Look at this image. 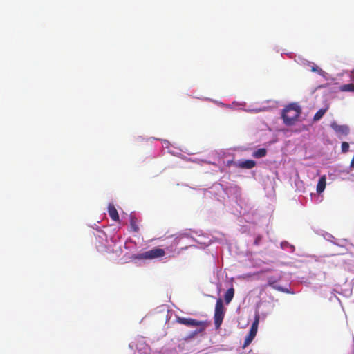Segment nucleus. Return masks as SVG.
I'll return each mask as SVG.
<instances>
[{"label":"nucleus","instance_id":"1","mask_svg":"<svg viewBox=\"0 0 354 354\" xmlns=\"http://www.w3.org/2000/svg\"><path fill=\"white\" fill-rule=\"evenodd\" d=\"M176 322L187 327L196 328V330L190 335V337L204 332L209 325L207 321H198L190 317H177Z\"/></svg>","mask_w":354,"mask_h":354},{"label":"nucleus","instance_id":"2","mask_svg":"<svg viewBox=\"0 0 354 354\" xmlns=\"http://www.w3.org/2000/svg\"><path fill=\"white\" fill-rule=\"evenodd\" d=\"M225 315V308L223 306V300L219 298L217 299L214 310V325L216 329H218L223 322Z\"/></svg>","mask_w":354,"mask_h":354},{"label":"nucleus","instance_id":"3","mask_svg":"<svg viewBox=\"0 0 354 354\" xmlns=\"http://www.w3.org/2000/svg\"><path fill=\"white\" fill-rule=\"evenodd\" d=\"M281 279L282 276L280 274L269 276L267 278V286L272 287L273 289L279 292L290 293V291L288 288H283L282 286L277 285V283L279 282L281 280Z\"/></svg>","mask_w":354,"mask_h":354},{"label":"nucleus","instance_id":"4","mask_svg":"<svg viewBox=\"0 0 354 354\" xmlns=\"http://www.w3.org/2000/svg\"><path fill=\"white\" fill-rule=\"evenodd\" d=\"M165 254L163 249L158 248H153L150 250L146 251L140 255L141 259H152L156 258L162 257Z\"/></svg>","mask_w":354,"mask_h":354},{"label":"nucleus","instance_id":"5","mask_svg":"<svg viewBox=\"0 0 354 354\" xmlns=\"http://www.w3.org/2000/svg\"><path fill=\"white\" fill-rule=\"evenodd\" d=\"M291 112H282L281 118L283 120L284 124L288 126H292L295 124L299 117L301 112L293 113L292 115H289Z\"/></svg>","mask_w":354,"mask_h":354},{"label":"nucleus","instance_id":"6","mask_svg":"<svg viewBox=\"0 0 354 354\" xmlns=\"http://www.w3.org/2000/svg\"><path fill=\"white\" fill-rule=\"evenodd\" d=\"M330 127L339 138L342 136H347L350 132V129L348 125H339L337 122H333L330 124Z\"/></svg>","mask_w":354,"mask_h":354},{"label":"nucleus","instance_id":"7","mask_svg":"<svg viewBox=\"0 0 354 354\" xmlns=\"http://www.w3.org/2000/svg\"><path fill=\"white\" fill-rule=\"evenodd\" d=\"M238 167L241 169H252L256 166V162L252 160H244L238 162Z\"/></svg>","mask_w":354,"mask_h":354},{"label":"nucleus","instance_id":"8","mask_svg":"<svg viewBox=\"0 0 354 354\" xmlns=\"http://www.w3.org/2000/svg\"><path fill=\"white\" fill-rule=\"evenodd\" d=\"M245 107H246V104L245 102H234L230 106H225L224 104H223L221 106V108L237 109L238 111H243V110L245 111Z\"/></svg>","mask_w":354,"mask_h":354},{"label":"nucleus","instance_id":"9","mask_svg":"<svg viewBox=\"0 0 354 354\" xmlns=\"http://www.w3.org/2000/svg\"><path fill=\"white\" fill-rule=\"evenodd\" d=\"M108 212L109 216L111 218L112 220H113L114 221H119V214L113 204L110 203L109 205Z\"/></svg>","mask_w":354,"mask_h":354},{"label":"nucleus","instance_id":"10","mask_svg":"<svg viewBox=\"0 0 354 354\" xmlns=\"http://www.w3.org/2000/svg\"><path fill=\"white\" fill-rule=\"evenodd\" d=\"M326 185V177L325 175L320 177L319 181L317 185L316 191L317 193L320 194L324 192Z\"/></svg>","mask_w":354,"mask_h":354},{"label":"nucleus","instance_id":"11","mask_svg":"<svg viewBox=\"0 0 354 354\" xmlns=\"http://www.w3.org/2000/svg\"><path fill=\"white\" fill-rule=\"evenodd\" d=\"M257 333V330L250 329V332L245 339L243 346V348H245L250 344V343L252 342V340L255 337Z\"/></svg>","mask_w":354,"mask_h":354},{"label":"nucleus","instance_id":"12","mask_svg":"<svg viewBox=\"0 0 354 354\" xmlns=\"http://www.w3.org/2000/svg\"><path fill=\"white\" fill-rule=\"evenodd\" d=\"M301 108L297 102L290 103L286 106H285L281 111H301Z\"/></svg>","mask_w":354,"mask_h":354},{"label":"nucleus","instance_id":"13","mask_svg":"<svg viewBox=\"0 0 354 354\" xmlns=\"http://www.w3.org/2000/svg\"><path fill=\"white\" fill-rule=\"evenodd\" d=\"M234 289L233 287H231L226 291L225 296H224L225 301L227 304H228L229 303L231 302V301L232 300V299L234 297Z\"/></svg>","mask_w":354,"mask_h":354},{"label":"nucleus","instance_id":"14","mask_svg":"<svg viewBox=\"0 0 354 354\" xmlns=\"http://www.w3.org/2000/svg\"><path fill=\"white\" fill-rule=\"evenodd\" d=\"M267 154V150L265 148H261L253 152L252 156L255 158L265 157Z\"/></svg>","mask_w":354,"mask_h":354},{"label":"nucleus","instance_id":"15","mask_svg":"<svg viewBox=\"0 0 354 354\" xmlns=\"http://www.w3.org/2000/svg\"><path fill=\"white\" fill-rule=\"evenodd\" d=\"M130 225L132 230L135 232H138L139 231V227L138 225V220L135 216H131L130 217Z\"/></svg>","mask_w":354,"mask_h":354},{"label":"nucleus","instance_id":"16","mask_svg":"<svg viewBox=\"0 0 354 354\" xmlns=\"http://www.w3.org/2000/svg\"><path fill=\"white\" fill-rule=\"evenodd\" d=\"M341 91H352L354 92V84L351 83L348 84H344L341 86Z\"/></svg>","mask_w":354,"mask_h":354},{"label":"nucleus","instance_id":"17","mask_svg":"<svg viewBox=\"0 0 354 354\" xmlns=\"http://www.w3.org/2000/svg\"><path fill=\"white\" fill-rule=\"evenodd\" d=\"M342 151L343 153H346L347 151H348V149H349V144L347 142H343L342 143Z\"/></svg>","mask_w":354,"mask_h":354},{"label":"nucleus","instance_id":"18","mask_svg":"<svg viewBox=\"0 0 354 354\" xmlns=\"http://www.w3.org/2000/svg\"><path fill=\"white\" fill-rule=\"evenodd\" d=\"M258 324H259V316L257 315L256 316V318H255V320L254 321V322L252 323V325L250 328V329H252V330H257V329H258Z\"/></svg>","mask_w":354,"mask_h":354},{"label":"nucleus","instance_id":"19","mask_svg":"<svg viewBox=\"0 0 354 354\" xmlns=\"http://www.w3.org/2000/svg\"><path fill=\"white\" fill-rule=\"evenodd\" d=\"M324 113H325V112H316V113L314 116V120H318L321 119L323 117Z\"/></svg>","mask_w":354,"mask_h":354},{"label":"nucleus","instance_id":"20","mask_svg":"<svg viewBox=\"0 0 354 354\" xmlns=\"http://www.w3.org/2000/svg\"><path fill=\"white\" fill-rule=\"evenodd\" d=\"M261 240L262 236L261 235H258L254 239V244L258 245L261 243Z\"/></svg>","mask_w":354,"mask_h":354},{"label":"nucleus","instance_id":"21","mask_svg":"<svg viewBox=\"0 0 354 354\" xmlns=\"http://www.w3.org/2000/svg\"><path fill=\"white\" fill-rule=\"evenodd\" d=\"M311 70H312V71H313V72H319V71H322V70H321L318 66H313V67L312 68V69H311Z\"/></svg>","mask_w":354,"mask_h":354},{"label":"nucleus","instance_id":"22","mask_svg":"<svg viewBox=\"0 0 354 354\" xmlns=\"http://www.w3.org/2000/svg\"><path fill=\"white\" fill-rule=\"evenodd\" d=\"M302 129L303 130H308V128L306 126H303Z\"/></svg>","mask_w":354,"mask_h":354},{"label":"nucleus","instance_id":"23","mask_svg":"<svg viewBox=\"0 0 354 354\" xmlns=\"http://www.w3.org/2000/svg\"><path fill=\"white\" fill-rule=\"evenodd\" d=\"M319 111H326V109H319Z\"/></svg>","mask_w":354,"mask_h":354}]
</instances>
